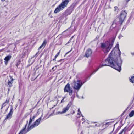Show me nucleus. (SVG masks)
Instances as JSON below:
<instances>
[{
    "label": "nucleus",
    "mask_w": 134,
    "mask_h": 134,
    "mask_svg": "<svg viewBox=\"0 0 134 134\" xmlns=\"http://www.w3.org/2000/svg\"><path fill=\"white\" fill-rule=\"evenodd\" d=\"M131 54L132 55H134V53H131Z\"/></svg>",
    "instance_id": "28"
},
{
    "label": "nucleus",
    "mask_w": 134,
    "mask_h": 134,
    "mask_svg": "<svg viewBox=\"0 0 134 134\" xmlns=\"http://www.w3.org/2000/svg\"><path fill=\"white\" fill-rule=\"evenodd\" d=\"M73 36L72 37H71V38L70 40H71V39H72V38H73Z\"/></svg>",
    "instance_id": "32"
},
{
    "label": "nucleus",
    "mask_w": 134,
    "mask_h": 134,
    "mask_svg": "<svg viewBox=\"0 0 134 134\" xmlns=\"http://www.w3.org/2000/svg\"><path fill=\"white\" fill-rule=\"evenodd\" d=\"M71 51H69L67 53H66V54H67L68 53L70 52Z\"/></svg>",
    "instance_id": "30"
},
{
    "label": "nucleus",
    "mask_w": 134,
    "mask_h": 134,
    "mask_svg": "<svg viewBox=\"0 0 134 134\" xmlns=\"http://www.w3.org/2000/svg\"><path fill=\"white\" fill-rule=\"evenodd\" d=\"M127 128L126 127H125L124 129H123L119 133V134H122L124 132H125L126 130H127Z\"/></svg>",
    "instance_id": "17"
},
{
    "label": "nucleus",
    "mask_w": 134,
    "mask_h": 134,
    "mask_svg": "<svg viewBox=\"0 0 134 134\" xmlns=\"http://www.w3.org/2000/svg\"><path fill=\"white\" fill-rule=\"evenodd\" d=\"M81 116H82V117H83V115H81Z\"/></svg>",
    "instance_id": "37"
},
{
    "label": "nucleus",
    "mask_w": 134,
    "mask_h": 134,
    "mask_svg": "<svg viewBox=\"0 0 134 134\" xmlns=\"http://www.w3.org/2000/svg\"><path fill=\"white\" fill-rule=\"evenodd\" d=\"M118 52L116 55H112L110 53L108 57L105 60V62L100 65L98 68L97 69L93 72V74L95 73L98 69L104 66H110L120 72L121 70V66L122 63L120 55L121 53L118 47L117 48Z\"/></svg>",
    "instance_id": "1"
},
{
    "label": "nucleus",
    "mask_w": 134,
    "mask_h": 134,
    "mask_svg": "<svg viewBox=\"0 0 134 134\" xmlns=\"http://www.w3.org/2000/svg\"><path fill=\"white\" fill-rule=\"evenodd\" d=\"M42 119L41 117H40L37 120L34 122V124L30 126H28V130H30L32 129L37 126L40 124V121Z\"/></svg>",
    "instance_id": "6"
},
{
    "label": "nucleus",
    "mask_w": 134,
    "mask_h": 134,
    "mask_svg": "<svg viewBox=\"0 0 134 134\" xmlns=\"http://www.w3.org/2000/svg\"><path fill=\"white\" fill-rule=\"evenodd\" d=\"M134 115V111H132L129 114V116L130 117H132Z\"/></svg>",
    "instance_id": "18"
},
{
    "label": "nucleus",
    "mask_w": 134,
    "mask_h": 134,
    "mask_svg": "<svg viewBox=\"0 0 134 134\" xmlns=\"http://www.w3.org/2000/svg\"><path fill=\"white\" fill-rule=\"evenodd\" d=\"M96 126H99L97 124H96L95 125V126H94V127H96Z\"/></svg>",
    "instance_id": "24"
},
{
    "label": "nucleus",
    "mask_w": 134,
    "mask_h": 134,
    "mask_svg": "<svg viewBox=\"0 0 134 134\" xmlns=\"http://www.w3.org/2000/svg\"><path fill=\"white\" fill-rule=\"evenodd\" d=\"M85 82V81H84L82 83L81 80H79L76 81H75L73 83L74 85L73 87L75 89L78 90H80L82 86Z\"/></svg>",
    "instance_id": "4"
},
{
    "label": "nucleus",
    "mask_w": 134,
    "mask_h": 134,
    "mask_svg": "<svg viewBox=\"0 0 134 134\" xmlns=\"http://www.w3.org/2000/svg\"><path fill=\"white\" fill-rule=\"evenodd\" d=\"M54 68V67H53L52 69L53 70V69Z\"/></svg>",
    "instance_id": "33"
},
{
    "label": "nucleus",
    "mask_w": 134,
    "mask_h": 134,
    "mask_svg": "<svg viewBox=\"0 0 134 134\" xmlns=\"http://www.w3.org/2000/svg\"><path fill=\"white\" fill-rule=\"evenodd\" d=\"M1 0L2 2H4V1H5L6 0Z\"/></svg>",
    "instance_id": "27"
},
{
    "label": "nucleus",
    "mask_w": 134,
    "mask_h": 134,
    "mask_svg": "<svg viewBox=\"0 0 134 134\" xmlns=\"http://www.w3.org/2000/svg\"><path fill=\"white\" fill-rule=\"evenodd\" d=\"M12 56L10 55L7 56L4 59L5 63L6 64H7L8 62L11 59Z\"/></svg>",
    "instance_id": "13"
},
{
    "label": "nucleus",
    "mask_w": 134,
    "mask_h": 134,
    "mask_svg": "<svg viewBox=\"0 0 134 134\" xmlns=\"http://www.w3.org/2000/svg\"><path fill=\"white\" fill-rule=\"evenodd\" d=\"M130 80L132 83H134V76H132L131 78L130 79Z\"/></svg>",
    "instance_id": "19"
},
{
    "label": "nucleus",
    "mask_w": 134,
    "mask_h": 134,
    "mask_svg": "<svg viewBox=\"0 0 134 134\" xmlns=\"http://www.w3.org/2000/svg\"><path fill=\"white\" fill-rule=\"evenodd\" d=\"M70 90V85L68 83L65 86L64 89V92H69Z\"/></svg>",
    "instance_id": "12"
},
{
    "label": "nucleus",
    "mask_w": 134,
    "mask_h": 134,
    "mask_svg": "<svg viewBox=\"0 0 134 134\" xmlns=\"http://www.w3.org/2000/svg\"><path fill=\"white\" fill-rule=\"evenodd\" d=\"M73 92V90H71L69 91V94L71 96L72 95V93Z\"/></svg>",
    "instance_id": "20"
},
{
    "label": "nucleus",
    "mask_w": 134,
    "mask_h": 134,
    "mask_svg": "<svg viewBox=\"0 0 134 134\" xmlns=\"http://www.w3.org/2000/svg\"><path fill=\"white\" fill-rule=\"evenodd\" d=\"M14 81V79L11 76H9V78L8 79L7 82L8 86L9 87H11L12 86V84Z\"/></svg>",
    "instance_id": "9"
},
{
    "label": "nucleus",
    "mask_w": 134,
    "mask_h": 134,
    "mask_svg": "<svg viewBox=\"0 0 134 134\" xmlns=\"http://www.w3.org/2000/svg\"><path fill=\"white\" fill-rule=\"evenodd\" d=\"M69 2V0H65L63 1L55 9L54 13H57L61 10H63L65 7L67 6Z\"/></svg>",
    "instance_id": "3"
},
{
    "label": "nucleus",
    "mask_w": 134,
    "mask_h": 134,
    "mask_svg": "<svg viewBox=\"0 0 134 134\" xmlns=\"http://www.w3.org/2000/svg\"><path fill=\"white\" fill-rule=\"evenodd\" d=\"M92 53V50L90 48L88 49L86 51L85 56L86 57H88L91 56Z\"/></svg>",
    "instance_id": "10"
},
{
    "label": "nucleus",
    "mask_w": 134,
    "mask_h": 134,
    "mask_svg": "<svg viewBox=\"0 0 134 134\" xmlns=\"http://www.w3.org/2000/svg\"><path fill=\"white\" fill-rule=\"evenodd\" d=\"M27 124L25 125L24 128H23L20 132L19 133V134H26L28 132L29 130H29V126L27 130H26V128Z\"/></svg>",
    "instance_id": "11"
},
{
    "label": "nucleus",
    "mask_w": 134,
    "mask_h": 134,
    "mask_svg": "<svg viewBox=\"0 0 134 134\" xmlns=\"http://www.w3.org/2000/svg\"><path fill=\"white\" fill-rule=\"evenodd\" d=\"M73 113H75V112H73Z\"/></svg>",
    "instance_id": "38"
},
{
    "label": "nucleus",
    "mask_w": 134,
    "mask_h": 134,
    "mask_svg": "<svg viewBox=\"0 0 134 134\" xmlns=\"http://www.w3.org/2000/svg\"><path fill=\"white\" fill-rule=\"evenodd\" d=\"M56 59V58H55H55H54V59H53V60H55Z\"/></svg>",
    "instance_id": "31"
},
{
    "label": "nucleus",
    "mask_w": 134,
    "mask_h": 134,
    "mask_svg": "<svg viewBox=\"0 0 134 134\" xmlns=\"http://www.w3.org/2000/svg\"><path fill=\"white\" fill-rule=\"evenodd\" d=\"M126 13L125 11H122L119 17V22L120 24H122L126 17Z\"/></svg>",
    "instance_id": "5"
},
{
    "label": "nucleus",
    "mask_w": 134,
    "mask_h": 134,
    "mask_svg": "<svg viewBox=\"0 0 134 134\" xmlns=\"http://www.w3.org/2000/svg\"><path fill=\"white\" fill-rule=\"evenodd\" d=\"M47 44L46 40H45L43 41L42 45L39 47L38 49H40L42 48H44Z\"/></svg>",
    "instance_id": "14"
},
{
    "label": "nucleus",
    "mask_w": 134,
    "mask_h": 134,
    "mask_svg": "<svg viewBox=\"0 0 134 134\" xmlns=\"http://www.w3.org/2000/svg\"><path fill=\"white\" fill-rule=\"evenodd\" d=\"M72 104V102H70L67 105L66 107L63 108L62 111V112H58V114H63L66 112L68 111L71 106Z\"/></svg>",
    "instance_id": "7"
},
{
    "label": "nucleus",
    "mask_w": 134,
    "mask_h": 134,
    "mask_svg": "<svg viewBox=\"0 0 134 134\" xmlns=\"http://www.w3.org/2000/svg\"><path fill=\"white\" fill-rule=\"evenodd\" d=\"M114 41V39L112 38L109 41H106L101 44V47L104 53H108L110 50L113 44Z\"/></svg>",
    "instance_id": "2"
},
{
    "label": "nucleus",
    "mask_w": 134,
    "mask_h": 134,
    "mask_svg": "<svg viewBox=\"0 0 134 134\" xmlns=\"http://www.w3.org/2000/svg\"><path fill=\"white\" fill-rule=\"evenodd\" d=\"M16 66H17L18 67V63H17V64Z\"/></svg>",
    "instance_id": "34"
},
{
    "label": "nucleus",
    "mask_w": 134,
    "mask_h": 134,
    "mask_svg": "<svg viewBox=\"0 0 134 134\" xmlns=\"http://www.w3.org/2000/svg\"><path fill=\"white\" fill-rule=\"evenodd\" d=\"M10 100L9 98H7L5 102L3 104L1 109H2L3 107H4L7 105L9 103Z\"/></svg>",
    "instance_id": "16"
},
{
    "label": "nucleus",
    "mask_w": 134,
    "mask_h": 134,
    "mask_svg": "<svg viewBox=\"0 0 134 134\" xmlns=\"http://www.w3.org/2000/svg\"><path fill=\"white\" fill-rule=\"evenodd\" d=\"M120 37H121V36H119V38Z\"/></svg>",
    "instance_id": "35"
},
{
    "label": "nucleus",
    "mask_w": 134,
    "mask_h": 134,
    "mask_svg": "<svg viewBox=\"0 0 134 134\" xmlns=\"http://www.w3.org/2000/svg\"><path fill=\"white\" fill-rule=\"evenodd\" d=\"M60 50L59 51L58 53H57L56 55L55 56V58H56L58 56V55H59L60 53Z\"/></svg>",
    "instance_id": "22"
},
{
    "label": "nucleus",
    "mask_w": 134,
    "mask_h": 134,
    "mask_svg": "<svg viewBox=\"0 0 134 134\" xmlns=\"http://www.w3.org/2000/svg\"><path fill=\"white\" fill-rule=\"evenodd\" d=\"M78 111L79 113H81V111L79 109H78Z\"/></svg>",
    "instance_id": "25"
},
{
    "label": "nucleus",
    "mask_w": 134,
    "mask_h": 134,
    "mask_svg": "<svg viewBox=\"0 0 134 134\" xmlns=\"http://www.w3.org/2000/svg\"><path fill=\"white\" fill-rule=\"evenodd\" d=\"M36 117V115L34 116L33 117H30V121L28 124V126H30V125L32 122L34 121V119Z\"/></svg>",
    "instance_id": "15"
},
{
    "label": "nucleus",
    "mask_w": 134,
    "mask_h": 134,
    "mask_svg": "<svg viewBox=\"0 0 134 134\" xmlns=\"http://www.w3.org/2000/svg\"><path fill=\"white\" fill-rule=\"evenodd\" d=\"M80 113H79H79H77V115H80Z\"/></svg>",
    "instance_id": "29"
},
{
    "label": "nucleus",
    "mask_w": 134,
    "mask_h": 134,
    "mask_svg": "<svg viewBox=\"0 0 134 134\" xmlns=\"http://www.w3.org/2000/svg\"><path fill=\"white\" fill-rule=\"evenodd\" d=\"M82 120L83 121V122H82V123H83V122L85 121V120L84 118H82Z\"/></svg>",
    "instance_id": "23"
},
{
    "label": "nucleus",
    "mask_w": 134,
    "mask_h": 134,
    "mask_svg": "<svg viewBox=\"0 0 134 134\" xmlns=\"http://www.w3.org/2000/svg\"><path fill=\"white\" fill-rule=\"evenodd\" d=\"M64 98L62 100H61V102H63V101H64Z\"/></svg>",
    "instance_id": "26"
},
{
    "label": "nucleus",
    "mask_w": 134,
    "mask_h": 134,
    "mask_svg": "<svg viewBox=\"0 0 134 134\" xmlns=\"http://www.w3.org/2000/svg\"><path fill=\"white\" fill-rule=\"evenodd\" d=\"M114 11L116 12H118L119 10L118 8L116 6L114 7Z\"/></svg>",
    "instance_id": "21"
},
{
    "label": "nucleus",
    "mask_w": 134,
    "mask_h": 134,
    "mask_svg": "<svg viewBox=\"0 0 134 134\" xmlns=\"http://www.w3.org/2000/svg\"><path fill=\"white\" fill-rule=\"evenodd\" d=\"M72 98H73L72 97H71V99H72Z\"/></svg>",
    "instance_id": "36"
},
{
    "label": "nucleus",
    "mask_w": 134,
    "mask_h": 134,
    "mask_svg": "<svg viewBox=\"0 0 134 134\" xmlns=\"http://www.w3.org/2000/svg\"><path fill=\"white\" fill-rule=\"evenodd\" d=\"M13 108L12 106H11L10 111L9 113L7 115V116L5 118V120H6L7 119H10L11 118L13 112Z\"/></svg>",
    "instance_id": "8"
}]
</instances>
